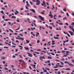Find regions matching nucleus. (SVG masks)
I'll use <instances>...</instances> for the list:
<instances>
[{
    "label": "nucleus",
    "instance_id": "7c9ffc66",
    "mask_svg": "<svg viewBox=\"0 0 74 74\" xmlns=\"http://www.w3.org/2000/svg\"><path fill=\"white\" fill-rule=\"evenodd\" d=\"M23 60H19V62H23Z\"/></svg>",
    "mask_w": 74,
    "mask_h": 74
},
{
    "label": "nucleus",
    "instance_id": "473e14b6",
    "mask_svg": "<svg viewBox=\"0 0 74 74\" xmlns=\"http://www.w3.org/2000/svg\"><path fill=\"white\" fill-rule=\"evenodd\" d=\"M12 48H14V47H16V46H14V45H12Z\"/></svg>",
    "mask_w": 74,
    "mask_h": 74
},
{
    "label": "nucleus",
    "instance_id": "052dcab7",
    "mask_svg": "<svg viewBox=\"0 0 74 74\" xmlns=\"http://www.w3.org/2000/svg\"><path fill=\"white\" fill-rule=\"evenodd\" d=\"M16 42H18V43H19V41L18 40H16Z\"/></svg>",
    "mask_w": 74,
    "mask_h": 74
},
{
    "label": "nucleus",
    "instance_id": "a19ab883",
    "mask_svg": "<svg viewBox=\"0 0 74 74\" xmlns=\"http://www.w3.org/2000/svg\"><path fill=\"white\" fill-rule=\"evenodd\" d=\"M26 8L27 9V10H29V8L27 6H26Z\"/></svg>",
    "mask_w": 74,
    "mask_h": 74
},
{
    "label": "nucleus",
    "instance_id": "6ab92c4d",
    "mask_svg": "<svg viewBox=\"0 0 74 74\" xmlns=\"http://www.w3.org/2000/svg\"><path fill=\"white\" fill-rule=\"evenodd\" d=\"M4 12L3 10H1V12H0L1 13H2V14H4Z\"/></svg>",
    "mask_w": 74,
    "mask_h": 74
},
{
    "label": "nucleus",
    "instance_id": "13d9d810",
    "mask_svg": "<svg viewBox=\"0 0 74 74\" xmlns=\"http://www.w3.org/2000/svg\"><path fill=\"white\" fill-rule=\"evenodd\" d=\"M56 67H57V68H58V66H59V65H56Z\"/></svg>",
    "mask_w": 74,
    "mask_h": 74
},
{
    "label": "nucleus",
    "instance_id": "de8ad7c7",
    "mask_svg": "<svg viewBox=\"0 0 74 74\" xmlns=\"http://www.w3.org/2000/svg\"><path fill=\"white\" fill-rule=\"evenodd\" d=\"M51 54L52 55H55V54H54V53H51Z\"/></svg>",
    "mask_w": 74,
    "mask_h": 74
},
{
    "label": "nucleus",
    "instance_id": "e2e57ef3",
    "mask_svg": "<svg viewBox=\"0 0 74 74\" xmlns=\"http://www.w3.org/2000/svg\"><path fill=\"white\" fill-rule=\"evenodd\" d=\"M54 70L56 71H58V69H55Z\"/></svg>",
    "mask_w": 74,
    "mask_h": 74
},
{
    "label": "nucleus",
    "instance_id": "c85d7f7f",
    "mask_svg": "<svg viewBox=\"0 0 74 74\" xmlns=\"http://www.w3.org/2000/svg\"><path fill=\"white\" fill-rule=\"evenodd\" d=\"M36 66V65H33V67H34V69H36V68H35Z\"/></svg>",
    "mask_w": 74,
    "mask_h": 74
},
{
    "label": "nucleus",
    "instance_id": "774afa93",
    "mask_svg": "<svg viewBox=\"0 0 74 74\" xmlns=\"http://www.w3.org/2000/svg\"><path fill=\"white\" fill-rule=\"evenodd\" d=\"M47 63H50V60H49V61H47Z\"/></svg>",
    "mask_w": 74,
    "mask_h": 74
},
{
    "label": "nucleus",
    "instance_id": "37998d69",
    "mask_svg": "<svg viewBox=\"0 0 74 74\" xmlns=\"http://www.w3.org/2000/svg\"><path fill=\"white\" fill-rule=\"evenodd\" d=\"M58 66H59L60 67H63V66H61V65H59Z\"/></svg>",
    "mask_w": 74,
    "mask_h": 74
},
{
    "label": "nucleus",
    "instance_id": "2eb2a0df",
    "mask_svg": "<svg viewBox=\"0 0 74 74\" xmlns=\"http://www.w3.org/2000/svg\"><path fill=\"white\" fill-rule=\"evenodd\" d=\"M24 48H25V49H26V50H29V49L28 47H24Z\"/></svg>",
    "mask_w": 74,
    "mask_h": 74
},
{
    "label": "nucleus",
    "instance_id": "7ed1b4c3",
    "mask_svg": "<svg viewBox=\"0 0 74 74\" xmlns=\"http://www.w3.org/2000/svg\"><path fill=\"white\" fill-rule=\"evenodd\" d=\"M38 16L40 18L41 21H44V18L43 17L41 16L40 15H38Z\"/></svg>",
    "mask_w": 74,
    "mask_h": 74
},
{
    "label": "nucleus",
    "instance_id": "c03bdc74",
    "mask_svg": "<svg viewBox=\"0 0 74 74\" xmlns=\"http://www.w3.org/2000/svg\"><path fill=\"white\" fill-rule=\"evenodd\" d=\"M65 24L66 25H67V26H69V24L67 23H65Z\"/></svg>",
    "mask_w": 74,
    "mask_h": 74
},
{
    "label": "nucleus",
    "instance_id": "dca6fc26",
    "mask_svg": "<svg viewBox=\"0 0 74 74\" xmlns=\"http://www.w3.org/2000/svg\"><path fill=\"white\" fill-rule=\"evenodd\" d=\"M53 6V8H51L52 10H54V9H55V6L53 5H52Z\"/></svg>",
    "mask_w": 74,
    "mask_h": 74
},
{
    "label": "nucleus",
    "instance_id": "72a5a7b5",
    "mask_svg": "<svg viewBox=\"0 0 74 74\" xmlns=\"http://www.w3.org/2000/svg\"><path fill=\"white\" fill-rule=\"evenodd\" d=\"M59 25H63V23H59Z\"/></svg>",
    "mask_w": 74,
    "mask_h": 74
},
{
    "label": "nucleus",
    "instance_id": "2f4dec72",
    "mask_svg": "<svg viewBox=\"0 0 74 74\" xmlns=\"http://www.w3.org/2000/svg\"><path fill=\"white\" fill-rule=\"evenodd\" d=\"M23 64H24V65H25V64H26V63H25V61H23Z\"/></svg>",
    "mask_w": 74,
    "mask_h": 74
},
{
    "label": "nucleus",
    "instance_id": "3c124183",
    "mask_svg": "<svg viewBox=\"0 0 74 74\" xmlns=\"http://www.w3.org/2000/svg\"><path fill=\"white\" fill-rule=\"evenodd\" d=\"M12 44H13V45H16V44H14V43L13 42H12Z\"/></svg>",
    "mask_w": 74,
    "mask_h": 74
},
{
    "label": "nucleus",
    "instance_id": "c756f323",
    "mask_svg": "<svg viewBox=\"0 0 74 74\" xmlns=\"http://www.w3.org/2000/svg\"><path fill=\"white\" fill-rule=\"evenodd\" d=\"M66 16H69V13H66Z\"/></svg>",
    "mask_w": 74,
    "mask_h": 74
},
{
    "label": "nucleus",
    "instance_id": "4be33fe9",
    "mask_svg": "<svg viewBox=\"0 0 74 74\" xmlns=\"http://www.w3.org/2000/svg\"><path fill=\"white\" fill-rule=\"evenodd\" d=\"M9 30L10 31V32H12L13 33V32H14V31H12L11 29H9Z\"/></svg>",
    "mask_w": 74,
    "mask_h": 74
},
{
    "label": "nucleus",
    "instance_id": "5701e85b",
    "mask_svg": "<svg viewBox=\"0 0 74 74\" xmlns=\"http://www.w3.org/2000/svg\"><path fill=\"white\" fill-rule=\"evenodd\" d=\"M65 70H70V69L67 68V69H65Z\"/></svg>",
    "mask_w": 74,
    "mask_h": 74
},
{
    "label": "nucleus",
    "instance_id": "1a4fd4ad",
    "mask_svg": "<svg viewBox=\"0 0 74 74\" xmlns=\"http://www.w3.org/2000/svg\"><path fill=\"white\" fill-rule=\"evenodd\" d=\"M56 17H57V16L56 15L54 14L53 19H56Z\"/></svg>",
    "mask_w": 74,
    "mask_h": 74
},
{
    "label": "nucleus",
    "instance_id": "aec40b11",
    "mask_svg": "<svg viewBox=\"0 0 74 74\" xmlns=\"http://www.w3.org/2000/svg\"><path fill=\"white\" fill-rule=\"evenodd\" d=\"M71 25H72V26H74V22H73L71 24Z\"/></svg>",
    "mask_w": 74,
    "mask_h": 74
},
{
    "label": "nucleus",
    "instance_id": "f3484780",
    "mask_svg": "<svg viewBox=\"0 0 74 74\" xmlns=\"http://www.w3.org/2000/svg\"><path fill=\"white\" fill-rule=\"evenodd\" d=\"M48 58L49 59H52V58L51 57L48 56Z\"/></svg>",
    "mask_w": 74,
    "mask_h": 74
},
{
    "label": "nucleus",
    "instance_id": "ddd939ff",
    "mask_svg": "<svg viewBox=\"0 0 74 74\" xmlns=\"http://www.w3.org/2000/svg\"><path fill=\"white\" fill-rule=\"evenodd\" d=\"M19 40H21L22 41H23L24 40V38H19Z\"/></svg>",
    "mask_w": 74,
    "mask_h": 74
},
{
    "label": "nucleus",
    "instance_id": "a878e982",
    "mask_svg": "<svg viewBox=\"0 0 74 74\" xmlns=\"http://www.w3.org/2000/svg\"><path fill=\"white\" fill-rule=\"evenodd\" d=\"M5 59V58L4 57H3L2 58V60H4Z\"/></svg>",
    "mask_w": 74,
    "mask_h": 74
},
{
    "label": "nucleus",
    "instance_id": "f257e3e1",
    "mask_svg": "<svg viewBox=\"0 0 74 74\" xmlns=\"http://www.w3.org/2000/svg\"><path fill=\"white\" fill-rule=\"evenodd\" d=\"M64 63L66 64H68L70 66H74V65L73 64L71 63H70L68 61H65Z\"/></svg>",
    "mask_w": 74,
    "mask_h": 74
},
{
    "label": "nucleus",
    "instance_id": "f03ea898",
    "mask_svg": "<svg viewBox=\"0 0 74 74\" xmlns=\"http://www.w3.org/2000/svg\"><path fill=\"white\" fill-rule=\"evenodd\" d=\"M35 2L37 3H36V5H40V4L41 3L40 1H39V0H36L35 1Z\"/></svg>",
    "mask_w": 74,
    "mask_h": 74
},
{
    "label": "nucleus",
    "instance_id": "79ce46f5",
    "mask_svg": "<svg viewBox=\"0 0 74 74\" xmlns=\"http://www.w3.org/2000/svg\"><path fill=\"white\" fill-rule=\"evenodd\" d=\"M34 53H37V54H40V53L38 52H36L35 51Z\"/></svg>",
    "mask_w": 74,
    "mask_h": 74
},
{
    "label": "nucleus",
    "instance_id": "5fc2aeb1",
    "mask_svg": "<svg viewBox=\"0 0 74 74\" xmlns=\"http://www.w3.org/2000/svg\"><path fill=\"white\" fill-rule=\"evenodd\" d=\"M5 70H8V69L7 68H5Z\"/></svg>",
    "mask_w": 74,
    "mask_h": 74
},
{
    "label": "nucleus",
    "instance_id": "6e6d98bb",
    "mask_svg": "<svg viewBox=\"0 0 74 74\" xmlns=\"http://www.w3.org/2000/svg\"><path fill=\"white\" fill-rule=\"evenodd\" d=\"M8 23L9 25H11V22H8Z\"/></svg>",
    "mask_w": 74,
    "mask_h": 74
},
{
    "label": "nucleus",
    "instance_id": "69168bd1",
    "mask_svg": "<svg viewBox=\"0 0 74 74\" xmlns=\"http://www.w3.org/2000/svg\"><path fill=\"white\" fill-rule=\"evenodd\" d=\"M9 17H11L12 16V15L10 14L9 15Z\"/></svg>",
    "mask_w": 74,
    "mask_h": 74
},
{
    "label": "nucleus",
    "instance_id": "e433bc0d",
    "mask_svg": "<svg viewBox=\"0 0 74 74\" xmlns=\"http://www.w3.org/2000/svg\"><path fill=\"white\" fill-rule=\"evenodd\" d=\"M61 60H62V61H63V60H64V58H62V59H61Z\"/></svg>",
    "mask_w": 74,
    "mask_h": 74
},
{
    "label": "nucleus",
    "instance_id": "864d4df0",
    "mask_svg": "<svg viewBox=\"0 0 74 74\" xmlns=\"http://www.w3.org/2000/svg\"><path fill=\"white\" fill-rule=\"evenodd\" d=\"M2 10H5V8H2Z\"/></svg>",
    "mask_w": 74,
    "mask_h": 74
},
{
    "label": "nucleus",
    "instance_id": "bb28decb",
    "mask_svg": "<svg viewBox=\"0 0 74 74\" xmlns=\"http://www.w3.org/2000/svg\"><path fill=\"white\" fill-rule=\"evenodd\" d=\"M12 18H16V17L15 16H13L12 17Z\"/></svg>",
    "mask_w": 74,
    "mask_h": 74
},
{
    "label": "nucleus",
    "instance_id": "58836bf2",
    "mask_svg": "<svg viewBox=\"0 0 74 74\" xmlns=\"http://www.w3.org/2000/svg\"><path fill=\"white\" fill-rule=\"evenodd\" d=\"M4 48H6L7 49H8V47H5V46L4 47Z\"/></svg>",
    "mask_w": 74,
    "mask_h": 74
},
{
    "label": "nucleus",
    "instance_id": "8fccbe9b",
    "mask_svg": "<svg viewBox=\"0 0 74 74\" xmlns=\"http://www.w3.org/2000/svg\"><path fill=\"white\" fill-rule=\"evenodd\" d=\"M26 5H27L28 7H29L30 6V5L29 4V3H27L26 4Z\"/></svg>",
    "mask_w": 74,
    "mask_h": 74
},
{
    "label": "nucleus",
    "instance_id": "9d476101",
    "mask_svg": "<svg viewBox=\"0 0 74 74\" xmlns=\"http://www.w3.org/2000/svg\"><path fill=\"white\" fill-rule=\"evenodd\" d=\"M66 55H69L68 53H70V52L68 51H66Z\"/></svg>",
    "mask_w": 74,
    "mask_h": 74
},
{
    "label": "nucleus",
    "instance_id": "4d7b16f0",
    "mask_svg": "<svg viewBox=\"0 0 74 74\" xmlns=\"http://www.w3.org/2000/svg\"><path fill=\"white\" fill-rule=\"evenodd\" d=\"M62 53H64V52H66L65 51H62Z\"/></svg>",
    "mask_w": 74,
    "mask_h": 74
},
{
    "label": "nucleus",
    "instance_id": "412c9836",
    "mask_svg": "<svg viewBox=\"0 0 74 74\" xmlns=\"http://www.w3.org/2000/svg\"><path fill=\"white\" fill-rule=\"evenodd\" d=\"M26 41H27V42H26L27 44H28V43H29V42H30V41H29L28 40H26Z\"/></svg>",
    "mask_w": 74,
    "mask_h": 74
},
{
    "label": "nucleus",
    "instance_id": "c9c22d12",
    "mask_svg": "<svg viewBox=\"0 0 74 74\" xmlns=\"http://www.w3.org/2000/svg\"><path fill=\"white\" fill-rule=\"evenodd\" d=\"M29 2L31 5H33V2H31V1H30Z\"/></svg>",
    "mask_w": 74,
    "mask_h": 74
},
{
    "label": "nucleus",
    "instance_id": "680f3d73",
    "mask_svg": "<svg viewBox=\"0 0 74 74\" xmlns=\"http://www.w3.org/2000/svg\"><path fill=\"white\" fill-rule=\"evenodd\" d=\"M41 14H43V15H44L45 14L44 13V12H41Z\"/></svg>",
    "mask_w": 74,
    "mask_h": 74
},
{
    "label": "nucleus",
    "instance_id": "6e6552de",
    "mask_svg": "<svg viewBox=\"0 0 74 74\" xmlns=\"http://www.w3.org/2000/svg\"><path fill=\"white\" fill-rule=\"evenodd\" d=\"M30 11H32V12H33V13H35V12H36V11H35V10H34V9H30Z\"/></svg>",
    "mask_w": 74,
    "mask_h": 74
},
{
    "label": "nucleus",
    "instance_id": "603ef678",
    "mask_svg": "<svg viewBox=\"0 0 74 74\" xmlns=\"http://www.w3.org/2000/svg\"><path fill=\"white\" fill-rule=\"evenodd\" d=\"M34 25L35 27H37V25H36V23H34Z\"/></svg>",
    "mask_w": 74,
    "mask_h": 74
},
{
    "label": "nucleus",
    "instance_id": "4468645a",
    "mask_svg": "<svg viewBox=\"0 0 74 74\" xmlns=\"http://www.w3.org/2000/svg\"><path fill=\"white\" fill-rule=\"evenodd\" d=\"M3 19H4L5 21H10V19H5V18H4Z\"/></svg>",
    "mask_w": 74,
    "mask_h": 74
},
{
    "label": "nucleus",
    "instance_id": "393cba45",
    "mask_svg": "<svg viewBox=\"0 0 74 74\" xmlns=\"http://www.w3.org/2000/svg\"><path fill=\"white\" fill-rule=\"evenodd\" d=\"M40 42V40H37V43H39V42Z\"/></svg>",
    "mask_w": 74,
    "mask_h": 74
},
{
    "label": "nucleus",
    "instance_id": "0eeeda50",
    "mask_svg": "<svg viewBox=\"0 0 74 74\" xmlns=\"http://www.w3.org/2000/svg\"><path fill=\"white\" fill-rule=\"evenodd\" d=\"M43 3H42L41 5L42 6H44V5H45V2L43 1Z\"/></svg>",
    "mask_w": 74,
    "mask_h": 74
},
{
    "label": "nucleus",
    "instance_id": "f8f14e48",
    "mask_svg": "<svg viewBox=\"0 0 74 74\" xmlns=\"http://www.w3.org/2000/svg\"><path fill=\"white\" fill-rule=\"evenodd\" d=\"M49 16H50L51 18H53V15L52 14H49Z\"/></svg>",
    "mask_w": 74,
    "mask_h": 74
},
{
    "label": "nucleus",
    "instance_id": "20e7f679",
    "mask_svg": "<svg viewBox=\"0 0 74 74\" xmlns=\"http://www.w3.org/2000/svg\"><path fill=\"white\" fill-rule=\"evenodd\" d=\"M69 32L71 36H73V35H74V34H74V33L73 32H72L71 31H69Z\"/></svg>",
    "mask_w": 74,
    "mask_h": 74
},
{
    "label": "nucleus",
    "instance_id": "0e129e2a",
    "mask_svg": "<svg viewBox=\"0 0 74 74\" xmlns=\"http://www.w3.org/2000/svg\"><path fill=\"white\" fill-rule=\"evenodd\" d=\"M57 74H60V72L59 71L57 73Z\"/></svg>",
    "mask_w": 74,
    "mask_h": 74
},
{
    "label": "nucleus",
    "instance_id": "a211bd4d",
    "mask_svg": "<svg viewBox=\"0 0 74 74\" xmlns=\"http://www.w3.org/2000/svg\"><path fill=\"white\" fill-rule=\"evenodd\" d=\"M63 10H64V11H65V12H66V11H67V10L66 9H63Z\"/></svg>",
    "mask_w": 74,
    "mask_h": 74
},
{
    "label": "nucleus",
    "instance_id": "4c0bfd02",
    "mask_svg": "<svg viewBox=\"0 0 74 74\" xmlns=\"http://www.w3.org/2000/svg\"><path fill=\"white\" fill-rule=\"evenodd\" d=\"M64 56H63V57H66V56H67V55H64Z\"/></svg>",
    "mask_w": 74,
    "mask_h": 74
},
{
    "label": "nucleus",
    "instance_id": "9b49d317",
    "mask_svg": "<svg viewBox=\"0 0 74 74\" xmlns=\"http://www.w3.org/2000/svg\"><path fill=\"white\" fill-rule=\"evenodd\" d=\"M39 59L41 60H42V61L43 60V59L42 58V57H41V56L40 57Z\"/></svg>",
    "mask_w": 74,
    "mask_h": 74
},
{
    "label": "nucleus",
    "instance_id": "bf43d9fd",
    "mask_svg": "<svg viewBox=\"0 0 74 74\" xmlns=\"http://www.w3.org/2000/svg\"><path fill=\"white\" fill-rule=\"evenodd\" d=\"M62 64H64V63H63V62H60Z\"/></svg>",
    "mask_w": 74,
    "mask_h": 74
},
{
    "label": "nucleus",
    "instance_id": "49530a36",
    "mask_svg": "<svg viewBox=\"0 0 74 74\" xmlns=\"http://www.w3.org/2000/svg\"><path fill=\"white\" fill-rule=\"evenodd\" d=\"M41 52H44V53H46V51H41Z\"/></svg>",
    "mask_w": 74,
    "mask_h": 74
},
{
    "label": "nucleus",
    "instance_id": "b1692460",
    "mask_svg": "<svg viewBox=\"0 0 74 74\" xmlns=\"http://www.w3.org/2000/svg\"><path fill=\"white\" fill-rule=\"evenodd\" d=\"M44 72H47V70L46 69H45V70L43 71Z\"/></svg>",
    "mask_w": 74,
    "mask_h": 74
},
{
    "label": "nucleus",
    "instance_id": "338daca9",
    "mask_svg": "<svg viewBox=\"0 0 74 74\" xmlns=\"http://www.w3.org/2000/svg\"><path fill=\"white\" fill-rule=\"evenodd\" d=\"M52 43H54L55 42V41L53 40H52Z\"/></svg>",
    "mask_w": 74,
    "mask_h": 74
},
{
    "label": "nucleus",
    "instance_id": "ea45409f",
    "mask_svg": "<svg viewBox=\"0 0 74 74\" xmlns=\"http://www.w3.org/2000/svg\"><path fill=\"white\" fill-rule=\"evenodd\" d=\"M37 50V51H41L40 49H38Z\"/></svg>",
    "mask_w": 74,
    "mask_h": 74
},
{
    "label": "nucleus",
    "instance_id": "423d86ee",
    "mask_svg": "<svg viewBox=\"0 0 74 74\" xmlns=\"http://www.w3.org/2000/svg\"><path fill=\"white\" fill-rule=\"evenodd\" d=\"M69 27L70 29H71V30H73V32H74V28H72L71 27V25H70L69 26Z\"/></svg>",
    "mask_w": 74,
    "mask_h": 74
},
{
    "label": "nucleus",
    "instance_id": "39448f33",
    "mask_svg": "<svg viewBox=\"0 0 74 74\" xmlns=\"http://www.w3.org/2000/svg\"><path fill=\"white\" fill-rule=\"evenodd\" d=\"M27 53L28 54V56H30V57H32L33 56V55H32V54L30 53Z\"/></svg>",
    "mask_w": 74,
    "mask_h": 74
},
{
    "label": "nucleus",
    "instance_id": "f704fd0d",
    "mask_svg": "<svg viewBox=\"0 0 74 74\" xmlns=\"http://www.w3.org/2000/svg\"><path fill=\"white\" fill-rule=\"evenodd\" d=\"M49 29H52V27L49 26Z\"/></svg>",
    "mask_w": 74,
    "mask_h": 74
},
{
    "label": "nucleus",
    "instance_id": "a18cd8bd",
    "mask_svg": "<svg viewBox=\"0 0 74 74\" xmlns=\"http://www.w3.org/2000/svg\"><path fill=\"white\" fill-rule=\"evenodd\" d=\"M33 6H34V8H37V7L35 6V5H34Z\"/></svg>",
    "mask_w": 74,
    "mask_h": 74
},
{
    "label": "nucleus",
    "instance_id": "09e8293b",
    "mask_svg": "<svg viewBox=\"0 0 74 74\" xmlns=\"http://www.w3.org/2000/svg\"><path fill=\"white\" fill-rule=\"evenodd\" d=\"M61 13H62V14H64V12H63L62 11H61Z\"/></svg>",
    "mask_w": 74,
    "mask_h": 74
},
{
    "label": "nucleus",
    "instance_id": "cd10ccee",
    "mask_svg": "<svg viewBox=\"0 0 74 74\" xmlns=\"http://www.w3.org/2000/svg\"><path fill=\"white\" fill-rule=\"evenodd\" d=\"M67 34L69 37H70V35L69 34L67 33Z\"/></svg>",
    "mask_w": 74,
    "mask_h": 74
}]
</instances>
